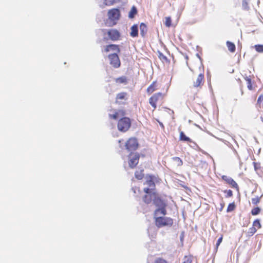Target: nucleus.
<instances>
[{
	"mask_svg": "<svg viewBox=\"0 0 263 263\" xmlns=\"http://www.w3.org/2000/svg\"><path fill=\"white\" fill-rule=\"evenodd\" d=\"M130 35L133 37H137L138 36V26L137 24H135L132 26Z\"/></svg>",
	"mask_w": 263,
	"mask_h": 263,
	"instance_id": "obj_18",
	"label": "nucleus"
},
{
	"mask_svg": "<svg viewBox=\"0 0 263 263\" xmlns=\"http://www.w3.org/2000/svg\"><path fill=\"white\" fill-rule=\"evenodd\" d=\"M127 96V93L125 92H122L119 93L117 94L116 97V101L118 100H123L125 99L126 97Z\"/></svg>",
	"mask_w": 263,
	"mask_h": 263,
	"instance_id": "obj_27",
	"label": "nucleus"
},
{
	"mask_svg": "<svg viewBox=\"0 0 263 263\" xmlns=\"http://www.w3.org/2000/svg\"><path fill=\"white\" fill-rule=\"evenodd\" d=\"M109 64L115 68H119L121 66V61L117 53H111L108 55Z\"/></svg>",
	"mask_w": 263,
	"mask_h": 263,
	"instance_id": "obj_10",
	"label": "nucleus"
},
{
	"mask_svg": "<svg viewBox=\"0 0 263 263\" xmlns=\"http://www.w3.org/2000/svg\"><path fill=\"white\" fill-rule=\"evenodd\" d=\"M108 18L112 21H116L120 19V11L118 8H112L108 12Z\"/></svg>",
	"mask_w": 263,
	"mask_h": 263,
	"instance_id": "obj_11",
	"label": "nucleus"
},
{
	"mask_svg": "<svg viewBox=\"0 0 263 263\" xmlns=\"http://www.w3.org/2000/svg\"><path fill=\"white\" fill-rule=\"evenodd\" d=\"M260 198L259 197H256L255 198H253L252 199V203L253 205H257L258 203H259L260 201Z\"/></svg>",
	"mask_w": 263,
	"mask_h": 263,
	"instance_id": "obj_36",
	"label": "nucleus"
},
{
	"mask_svg": "<svg viewBox=\"0 0 263 263\" xmlns=\"http://www.w3.org/2000/svg\"><path fill=\"white\" fill-rule=\"evenodd\" d=\"M115 82L118 84H126L128 82V80L126 77L125 76H122L120 77H119L118 78H116L115 79Z\"/></svg>",
	"mask_w": 263,
	"mask_h": 263,
	"instance_id": "obj_21",
	"label": "nucleus"
},
{
	"mask_svg": "<svg viewBox=\"0 0 263 263\" xmlns=\"http://www.w3.org/2000/svg\"><path fill=\"white\" fill-rule=\"evenodd\" d=\"M107 34L109 39L112 41H116L120 40L121 34L120 32L116 29H109L107 31Z\"/></svg>",
	"mask_w": 263,
	"mask_h": 263,
	"instance_id": "obj_12",
	"label": "nucleus"
},
{
	"mask_svg": "<svg viewBox=\"0 0 263 263\" xmlns=\"http://www.w3.org/2000/svg\"><path fill=\"white\" fill-rule=\"evenodd\" d=\"M116 2V0H103L105 6H110L113 5Z\"/></svg>",
	"mask_w": 263,
	"mask_h": 263,
	"instance_id": "obj_31",
	"label": "nucleus"
},
{
	"mask_svg": "<svg viewBox=\"0 0 263 263\" xmlns=\"http://www.w3.org/2000/svg\"><path fill=\"white\" fill-rule=\"evenodd\" d=\"M139 146L138 140L135 137L129 138L125 143V147L128 151H136Z\"/></svg>",
	"mask_w": 263,
	"mask_h": 263,
	"instance_id": "obj_6",
	"label": "nucleus"
},
{
	"mask_svg": "<svg viewBox=\"0 0 263 263\" xmlns=\"http://www.w3.org/2000/svg\"><path fill=\"white\" fill-rule=\"evenodd\" d=\"M140 31L141 36L145 37L147 31V27L144 23H142L140 25Z\"/></svg>",
	"mask_w": 263,
	"mask_h": 263,
	"instance_id": "obj_20",
	"label": "nucleus"
},
{
	"mask_svg": "<svg viewBox=\"0 0 263 263\" xmlns=\"http://www.w3.org/2000/svg\"><path fill=\"white\" fill-rule=\"evenodd\" d=\"M131 126V120L128 117H122L117 123L118 129L121 132H127Z\"/></svg>",
	"mask_w": 263,
	"mask_h": 263,
	"instance_id": "obj_4",
	"label": "nucleus"
},
{
	"mask_svg": "<svg viewBox=\"0 0 263 263\" xmlns=\"http://www.w3.org/2000/svg\"><path fill=\"white\" fill-rule=\"evenodd\" d=\"M156 195L157 192L156 191H152L150 193H146L142 198L143 201L145 203L148 204L152 202Z\"/></svg>",
	"mask_w": 263,
	"mask_h": 263,
	"instance_id": "obj_13",
	"label": "nucleus"
},
{
	"mask_svg": "<svg viewBox=\"0 0 263 263\" xmlns=\"http://www.w3.org/2000/svg\"><path fill=\"white\" fill-rule=\"evenodd\" d=\"M154 219L155 225L158 228L171 227L173 224V219L171 217L154 215Z\"/></svg>",
	"mask_w": 263,
	"mask_h": 263,
	"instance_id": "obj_2",
	"label": "nucleus"
},
{
	"mask_svg": "<svg viewBox=\"0 0 263 263\" xmlns=\"http://www.w3.org/2000/svg\"><path fill=\"white\" fill-rule=\"evenodd\" d=\"M125 111L123 109L116 110L114 111V113L112 114H109V117L110 119L114 120H117L120 117H124L125 115Z\"/></svg>",
	"mask_w": 263,
	"mask_h": 263,
	"instance_id": "obj_14",
	"label": "nucleus"
},
{
	"mask_svg": "<svg viewBox=\"0 0 263 263\" xmlns=\"http://www.w3.org/2000/svg\"><path fill=\"white\" fill-rule=\"evenodd\" d=\"M254 48L258 53H263V45L257 44L255 45Z\"/></svg>",
	"mask_w": 263,
	"mask_h": 263,
	"instance_id": "obj_29",
	"label": "nucleus"
},
{
	"mask_svg": "<svg viewBox=\"0 0 263 263\" xmlns=\"http://www.w3.org/2000/svg\"><path fill=\"white\" fill-rule=\"evenodd\" d=\"M153 201L155 205L158 207V208L155 210L154 215H162L165 216L167 214L166 209L167 204L159 196L157 193V195L155 196V198L153 199Z\"/></svg>",
	"mask_w": 263,
	"mask_h": 263,
	"instance_id": "obj_1",
	"label": "nucleus"
},
{
	"mask_svg": "<svg viewBox=\"0 0 263 263\" xmlns=\"http://www.w3.org/2000/svg\"><path fill=\"white\" fill-rule=\"evenodd\" d=\"M184 233L182 232L180 235V240L181 241H183L184 238Z\"/></svg>",
	"mask_w": 263,
	"mask_h": 263,
	"instance_id": "obj_41",
	"label": "nucleus"
},
{
	"mask_svg": "<svg viewBox=\"0 0 263 263\" xmlns=\"http://www.w3.org/2000/svg\"><path fill=\"white\" fill-rule=\"evenodd\" d=\"M165 94L159 92L153 94L148 100L149 104L153 107L154 111L157 108V103L158 102L163 103L164 102V98Z\"/></svg>",
	"mask_w": 263,
	"mask_h": 263,
	"instance_id": "obj_3",
	"label": "nucleus"
},
{
	"mask_svg": "<svg viewBox=\"0 0 263 263\" xmlns=\"http://www.w3.org/2000/svg\"><path fill=\"white\" fill-rule=\"evenodd\" d=\"M173 160L175 162L177 166H181L183 165V161L179 157H173Z\"/></svg>",
	"mask_w": 263,
	"mask_h": 263,
	"instance_id": "obj_26",
	"label": "nucleus"
},
{
	"mask_svg": "<svg viewBox=\"0 0 263 263\" xmlns=\"http://www.w3.org/2000/svg\"><path fill=\"white\" fill-rule=\"evenodd\" d=\"M261 209L259 207H255L252 209L251 214L252 215H257L260 213Z\"/></svg>",
	"mask_w": 263,
	"mask_h": 263,
	"instance_id": "obj_30",
	"label": "nucleus"
},
{
	"mask_svg": "<svg viewBox=\"0 0 263 263\" xmlns=\"http://www.w3.org/2000/svg\"><path fill=\"white\" fill-rule=\"evenodd\" d=\"M221 179L231 187L234 189L239 193V187L237 182L231 177L227 175H222L221 177Z\"/></svg>",
	"mask_w": 263,
	"mask_h": 263,
	"instance_id": "obj_8",
	"label": "nucleus"
},
{
	"mask_svg": "<svg viewBox=\"0 0 263 263\" xmlns=\"http://www.w3.org/2000/svg\"><path fill=\"white\" fill-rule=\"evenodd\" d=\"M253 226L254 227H255L257 229V230L260 229L261 227V225L260 223L259 220V219L255 220L253 221Z\"/></svg>",
	"mask_w": 263,
	"mask_h": 263,
	"instance_id": "obj_32",
	"label": "nucleus"
},
{
	"mask_svg": "<svg viewBox=\"0 0 263 263\" xmlns=\"http://www.w3.org/2000/svg\"><path fill=\"white\" fill-rule=\"evenodd\" d=\"M222 239H223V236L221 235L217 240V241L216 243L217 248L220 245V243L222 242Z\"/></svg>",
	"mask_w": 263,
	"mask_h": 263,
	"instance_id": "obj_40",
	"label": "nucleus"
},
{
	"mask_svg": "<svg viewBox=\"0 0 263 263\" xmlns=\"http://www.w3.org/2000/svg\"><path fill=\"white\" fill-rule=\"evenodd\" d=\"M245 81L247 82V88L250 90H252L255 89V86L252 81V79L250 76H246L244 77Z\"/></svg>",
	"mask_w": 263,
	"mask_h": 263,
	"instance_id": "obj_17",
	"label": "nucleus"
},
{
	"mask_svg": "<svg viewBox=\"0 0 263 263\" xmlns=\"http://www.w3.org/2000/svg\"><path fill=\"white\" fill-rule=\"evenodd\" d=\"M155 176L152 175H147L146 176V181L144 184H146L148 187H144L143 191L145 193H150L152 191H155V183L154 182Z\"/></svg>",
	"mask_w": 263,
	"mask_h": 263,
	"instance_id": "obj_5",
	"label": "nucleus"
},
{
	"mask_svg": "<svg viewBox=\"0 0 263 263\" xmlns=\"http://www.w3.org/2000/svg\"><path fill=\"white\" fill-rule=\"evenodd\" d=\"M257 229L255 227H254L253 226L251 228H250L249 230V236H252L254 235L256 232L257 231Z\"/></svg>",
	"mask_w": 263,
	"mask_h": 263,
	"instance_id": "obj_37",
	"label": "nucleus"
},
{
	"mask_svg": "<svg viewBox=\"0 0 263 263\" xmlns=\"http://www.w3.org/2000/svg\"><path fill=\"white\" fill-rule=\"evenodd\" d=\"M263 102V94L260 95L257 99V104H260Z\"/></svg>",
	"mask_w": 263,
	"mask_h": 263,
	"instance_id": "obj_38",
	"label": "nucleus"
},
{
	"mask_svg": "<svg viewBox=\"0 0 263 263\" xmlns=\"http://www.w3.org/2000/svg\"><path fill=\"white\" fill-rule=\"evenodd\" d=\"M158 89L157 81H154L147 88L146 92L148 95H151Z\"/></svg>",
	"mask_w": 263,
	"mask_h": 263,
	"instance_id": "obj_16",
	"label": "nucleus"
},
{
	"mask_svg": "<svg viewBox=\"0 0 263 263\" xmlns=\"http://www.w3.org/2000/svg\"><path fill=\"white\" fill-rule=\"evenodd\" d=\"M204 83V76L201 73L193 81V87L197 90L201 89Z\"/></svg>",
	"mask_w": 263,
	"mask_h": 263,
	"instance_id": "obj_9",
	"label": "nucleus"
},
{
	"mask_svg": "<svg viewBox=\"0 0 263 263\" xmlns=\"http://www.w3.org/2000/svg\"><path fill=\"white\" fill-rule=\"evenodd\" d=\"M194 257L191 255H186L184 257L183 263H191L194 261Z\"/></svg>",
	"mask_w": 263,
	"mask_h": 263,
	"instance_id": "obj_28",
	"label": "nucleus"
},
{
	"mask_svg": "<svg viewBox=\"0 0 263 263\" xmlns=\"http://www.w3.org/2000/svg\"><path fill=\"white\" fill-rule=\"evenodd\" d=\"M135 177L137 180H141L144 177L143 170H137L135 172Z\"/></svg>",
	"mask_w": 263,
	"mask_h": 263,
	"instance_id": "obj_19",
	"label": "nucleus"
},
{
	"mask_svg": "<svg viewBox=\"0 0 263 263\" xmlns=\"http://www.w3.org/2000/svg\"><path fill=\"white\" fill-rule=\"evenodd\" d=\"M159 124H160V125L161 126L163 127V124H162V123H160H160H159Z\"/></svg>",
	"mask_w": 263,
	"mask_h": 263,
	"instance_id": "obj_44",
	"label": "nucleus"
},
{
	"mask_svg": "<svg viewBox=\"0 0 263 263\" xmlns=\"http://www.w3.org/2000/svg\"><path fill=\"white\" fill-rule=\"evenodd\" d=\"M223 192L224 193L226 194V198L232 197L233 195V192L231 190H225Z\"/></svg>",
	"mask_w": 263,
	"mask_h": 263,
	"instance_id": "obj_34",
	"label": "nucleus"
},
{
	"mask_svg": "<svg viewBox=\"0 0 263 263\" xmlns=\"http://www.w3.org/2000/svg\"><path fill=\"white\" fill-rule=\"evenodd\" d=\"M236 209V205L235 204L234 202H233L232 203H230L229 204L227 209V212L228 213L232 212L235 210Z\"/></svg>",
	"mask_w": 263,
	"mask_h": 263,
	"instance_id": "obj_25",
	"label": "nucleus"
},
{
	"mask_svg": "<svg viewBox=\"0 0 263 263\" xmlns=\"http://www.w3.org/2000/svg\"><path fill=\"white\" fill-rule=\"evenodd\" d=\"M242 7L244 10H249V7L248 0H242Z\"/></svg>",
	"mask_w": 263,
	"mask_h": 263,
	"instance_id": "obj_35",
	"label": "nucleus"
},
{
	"mask_svg": "<svg viewBox=\"0 0 263 263\" xmlns=\"http://www.w3.org/2000/svg\"><path fill=\"white\" fill-rule=\"evenodd\" d=\"M179 140L192 142V140L190 138L186 136L182 131L180 132Z\"/></svg>",
	"mask_w": 263,
	"mask_h": 263,
	"instance_id": "obj_23",
	"label": "nucleus"
},
{
	"mask_svg": "<svg viewBox=\"0 0 263 263\" xmlns=\"http://www.w3.org/2000/svg\"><path fill=\"white\" fill-rule=\"evenodd\" d=\"M165 25L167 27H171L172 25V20L171 17H166L165 18Z\"/></svg>",
	"mask_w": 263,
	"mask_h": 263,
	"instance_id": "obj_33",
	"label": "nucleus"
},
{
	"mask_svg": "<svg viewBox=\"0 0 263 263\" xmlns=\"http://www.w3.org/2000/svg\"><path fill=\"white\" fill-rule=\"evenodd\" d=\"M221 205V208L220 209V211H221L222 210V209H223L224 206V203H222L220 204Z\"/></svg>",
	"mask_w": 263,
	"mask_h": 263,
	"instance_id": "obj_42",
	"label": "nucleus"
},
{
	"mask_svg": "<svg viewBox=\"0 0 263 263\" xmlns=\"http://www.w3.org/2000/svg\"><path fill=\"white\" fill-rule=\"evenodd\" d=\"M123 139H121V140H119V141H118V142H119V143H121V142H123Z\"/></svg>",
	"mask_w": 263,
	"mask_h": 263,
	"instance_id": "obj_43",
	"label": "nucleus"
},
{
	"mask_svg": "<svg viewBox=\"0 0 263 263\" xmlns=\"http://www.w3.org/2000/svg\"><path fill=\"white\" fill-rule=\"evenodd\" d=\"M128 159L129 167L134 168L139 163L140 154L138 153L131 152L128 156Z\"/></svg>",
	"mask_w": 263,
	"mask_h": 263,
	"instance_id": "obj_7",
	"label": "nucleus"
},
{
	"mask_svg": "<svg viewBox=\"0 0 263 263\" xmlns=\"http://www.w3.org/2000/svg\"><path fill=\"white\" fill-rule=\"evenodd\" d=\"M261 121L263 122V117H261Z\"/></svg>",
	"mask_w": 263,
	"mask_h": 263,
	"instance_id": "obj_45",
	"label": "nucleus"
},
{
	"mask_svg": "<svg viewBox=\"0 0 263 263\" xmlns=\"http://www.w3.org/2000/svg\"><path fill=\"white\" fill-rule=\"evenodd\" d=\"M137 13V10L135 6H133L131 10H130L129 14H128V17L130 18H133L135 17V16Z\"/></svg>",
	"mask_w": 263,
	"mask_h": 263,
	"instance_id": "obj_24",
	"label": "nucleus"
},
{
	"mask_svg": "<svg viewBox=\"0 0 263 263\" xmlns=\"http://www.w3.org/2000/svg\"><path fill=\"white\" fill-rule=\"evenodd\" d=\"M110 51H116L118 53H119L120 52L119 45L116 44L106 45L104 48V52L107 53Z\"/></svg>",
	"mask_w": 263,
	"mask_h": 263,
	"instance_id": "obj_15",
	"label": "nucleus"
},
{
	"mask_svg": "<svg viewBox=\"0 0 263 263\" xmlns=\"http://www.w3.org/2000/svg\"><path fill=\"white\" fill-rule=\"evenodd\" d=\"M226 45L228 47V49L229 51L231 53H234L236 50V47L235 44L230 42V41H227Z\"/></svg>",
	"mask_w": 263,
	"mask_h": 263,
	"instance_id": "obj_22",
	"label": "nucleus"
},
{
	"mask_svg": "<svg viewBox=\"0 0 263 263\" xmlns=\"http://www.w3.org/2000/svg\"><path fill=\"white\" fill-rule=\"evenodd\" d=\"M159 58L162 60L167 61V58L161 53H159Z\"/></svg>",
	"mask_w": 263,
	"mask_h": 263,
	"instance_id": "obj_39",
	"label": "nucleus"
}]
</instances>
